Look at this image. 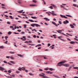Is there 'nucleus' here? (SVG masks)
I'll return each mask as SVG.
<instances>
[{
    "mask_svg": "<svg viewBox=\"0 0 78 78\" xmlns=\"http://www.w3.org/2000/svg\"><path fill=\"white\" fill-rule=\"evenodd\" d=\"M66 21H63V23L64 24H67V23H69V22L67 20H66Z\"/></svg>",
    "mask_w": 78,
    "mask_h": 78,
    "instance_id": "nucleus-5",
    "label": "nucleus"
},
{
    "mask_svg": "<svg viewBox=\"0 0 78 78\" xmlns=\"http://www.w3.org/2000/svg\"><path fill=\"white\" fill-rule=\"evenodd\" d=\"M65 16H67L68 17H72V16L68 15H66Z\"/></svg>",
    "mask_w": 78,
    "mask_h": 78,
    "instance_id": "nucleus-16",
    "label": "nucleus"
},
{
    "mask_svg": "<svg viewBox=\"0 0 78 78\" xmlns=\"http://www.w3.org/2000/svg\"><path fill=\"white\" fill-rule=\"evenodd\" d=\"M23 70H25V72H26V73L28 72V70L26 69H23Z\"/></svg>",
    "mask_w": 78,
    "mask_h": 78,
    "instance_id": "nucleus-46",
    "label": "nucleus"
},
{
    "mask_svg": "<svg viewBox=\"0 0 78 78\" xmlns=\"http://www.w3.org/2000/svg\"><path fill=\"white\" fill-rule=\"evenodd\" d=\"M13 33L15 34H19V33H17L16 32H14Z\"/></svg>",
    "mask_w": 78,
    "mask_h": 78,
    "instance_id": "nucleus-32",
    "label": "nucleus"
},
{
    "mask_svg": "<svg viewBox=\"0 0 78 78\" xmlns=\"http://www.w3.org/2000/svg\"><path fill=\"white\" fill-rule=\"evenodd\" d=\"M29 21H30V22H34L32 20H29Z\"/></svg>",
    "mask_w": 78,
    "mask_h": 78,
    "instance_id": "nucleus-21",
    "label": "nucleus"
},
{
    "mask_svg": "<svg viewBox=\"0 0 78 78\" xmlns=\"http://www.w3.org/2000/svg\"><path fill=\"white\" fill-rule=\"evenodd\" d=\"M17 31H18V32H21V30H17Z\"/></svg>",
    "mask_w": 78,
    "mask_h": 78,
    "instance_id": "nucleus-50",
    "label": "nucleus"
},
{
    "mask_svg": "<svg viewBox=\"0 0 78 78\" xmlns=\"http://www.w3.org/2000/svg\"><path fill=\"white\" fill-rule=\"evenodd\" d=\"M0 48H2V49H3V48H4V47L3 46H0Z\"/></svg>",
    "mask_w": 78,
    "mask_h": 78,
    "instance_id": "nucleus-24",
    "label": "nucleus"
},
{
    "mask_svg": "<svg viewBox=\"0 0 78 78\" xmlns=\"http://www.w3.org/2000/svg\"><path fill=\"white\" fill-rule=\"evenodd\" d=\"M54 76L55 77H56V78H60L59 77L57 76H56L55 75H54Z\"/></svg>",
    "mask_w": 78,
    "mask_h": 78,
    "instance_id": "nucleus-36",
    "label": "nucleus"
},
{
    "mask_svg": "<svg viewBox=\"0 0 78 78\" xmlns=\"http://www.w3.org/2000/svg\"><path fill=\"white\" fill-rule=\"evenodd\" d=\"M67 40H68V41H71V40H70V39L69 38H67Z\"/></svg>",
    "mask_w": 78,
    "mask_h": 78,
    "instance_id": "nucleus-49",
    "label": "nucleus"
},
{
    "mask_svg": "<svg viewBox=\"0 0 78 78\" xmlns=\"http://www.w3.org/2000/svg\"><path fill=\"white\" fill-rule=\"evenodd\" d=\"M31 17L32 18V19H34L37 18L35 16H31Z\"/></svg>",
    "mask_w": 78,
    "mask_h": 78,
    "instance_id": "nucleus-22",
    "label": "nucleus"
},
{
    "mask_svg": "<svg viewBox=\"0 0 78 78\" xmlns=\"http://www.w3.org/2000/svg\"><path fill=\"white\" fill-rule=\"evenodd\" d=\"M5 40H7L8 39L7 38H8V37L5 36Z\"/></svg>",
    "mask_w": 78,
    "mask_h": 78,
    "instance_id": "nucleus-35",
    "label": "nucleus"
},
{
    "mask_svg": "<svg viewBox=\"0 0 78 78\" xmlns=\"http://www.w3.org/2000/svg\"><path fill=\"white\" fill-rule=\"evenodd\" d=\"M30 6H37V5L35 4H32L30 5Z\"/></svg>",
    "mask_w": 78,
    "mask_h": 78,
    "instance_id": "nucleus-11",
    "label": "nucleus"
},
{
    "mask_svg": "<svg viewBox=\"0 0 78 78\" xmlns=\"http://www.w3.org/2000/svg\"><path fill=\"white\" fill-rule=\"evenodd\" d=\"M8 72L9 73H10L11 72V71L10 70H9L8 71Z\"/></svg>",
    "mask_w": 78,
    "mask_h": 78,
    "instance_id": "nucleus-56",
    "label": "nucleus"
},
{
    "mask_svg": "<svg viewBox=\"0 0 78 78\" xmlns=\"http://www.w3.org/2000/svg\"><path fill=\"white\" fill-rule=\"evenodd\" d=\"M49 69L50 70H51V71H52V70H54L53 69L51 68H49Z\"/></svg>",
    "mask_w": 78,
    "mask_h": 78,
    "instance_id": "nucleus-34",
    "label": "nucleus"
},
{
    "mask_svg": "<svg viewBox=\"0 0 78 78\" xmlns=\"http://www.w3.org/2000/svg\"><path fill=\"white\" fill-rule=\"evenodd\" d=\"M73 6H75V7H76V6H77V5L76 4H73Z\"/></svg>",
    "mask_w": 78,
    "mask_h": 78,
    "instance_id": "nucleus-33",
    "label": "nucleus"
},
{
    "mask_svg": "<svg viewBox=\"0 0 78 78\" xmlns=\"http://www.w3.org/2000/svg\"><path fill=\"white\" fill-rule=\"evenodd\" d=\"M29 75H30L31 76H34V74L30 73H29Z\"/></svg>",
    "mask_w": 78,
    "mask_h": 78,
    "instance_id": "nucleus-23",
    "label": "nucleus"
},
{
    "mask_svg": "<svg viewBox=\"0 0 78 78\" xmlns=\"http://www.w3.org/2000/svg\"><path fill=\"white\" fill-rule=\"evenodd\" d=\"M27 37H28V38H31V37H30V36H27Z\"/></svg>",
    "mask_w": 78,
    "mask_h": 78,
    "instance_id": "nucleus-57",
    "label": "nucleus"
},
{
    "mask_svg": "<svg viewBox=\"0 0 78 78\" xmlns=\"http://www.w3.org/2000/svg\"><path fill=\"white\" fill-rule=\"evenodd\" d=\"M44 19L46 20V21H50V19H48L47 18H44Z\"/></svg>",
    "mask_w": 78,
    "mask_h": 78,
    "instance_id": "nucleus-10",
    "label": "nucleus"
},
{
    "mask_svg": "<svg viewBox=\"0 0 78 78\" xmlns=\"http://www.w3.org/2000/svg\"><path fill=\"white\" fill-rule=\"evenodd\" d=\"M33 37H34V38H36V35H34L33 36Z\"/></svg>",
    "mask_w": 78,
    "mask_h": 78,
    "instance_id": "nucleus-54",
    "label": "nucleus"
},
{
    "mask_svg": "<svg viewBox=\"0 0 78 78\" xmlns=\"http://www.w3.org/2000/svg\"><path fill=\"white\" fill-rule=\"evenodd\" d=\"M18 3H19V4H22V2L20 1V0H18Z\"/></svg>",
    "mask_w": 78,
    "mask_h": 78,
    "instance_id": "nucleus-13",
    "label": "nucleus"
},
{
    "mask_svg": "<svg viewBox=\"0 0 78 78\" xmlns=\"http://www.w3.org/2000/svg\"><path fill=\"white\" fill-rule=\"evenodd\" d=\"M58 23L60 24H62V23H61V21H58Z\"/></svg>",
    "mask_w": 78,
    "mask_h": 78,
    "instance_id": "nucleus-41",
    "label": "nucleus"
},
{
    "mask_svg": "<svg viewBox=\"0 0 78 78\" xmlns=\"http://www.w3.org/2000/svg\"><path fill=\"white\" fill-rule=\"evenodd\" d=\"M74 40H76V41H78V39L76 38H74Z\"/></svg>",
    "mask_w": 78,
    "mask_h": 78,
    "instance_id": "nucleus-61",
    "label": "nucleus"
},
{
    "mask_svg": "<svg viewBox=\"0 0 78 78\" xmlns=\"http://www.w3.org/2000/svg\"><path fill=\"white\" fill-rule=\"evenodd\" d=\"M10 58L11 59H14V57H12V56H11L10 57Z\"/></svg>",
    "mask_w": 78,
    "mask_h": 78,
    "instance_id": "nucleus-31",
    "label": "nucleus"
},
{
    "mask_svg": "<svg viewBox=\"0 0 78 78\" xmlns=\"http://www.w3.org/2000/svg\"><path fill=\"white\" fill-rule=\"evenodd\" d=\"M74 78H78V77L77 76H75L74 77Z\"/></svg>",
    "mask_w": 78,
    "mask_h": 78,
    "instance_id": "nucleus-64",
    "label": "nucleus"
},
{
    "mask_svg": "<svg viewBox=\"0 0 78 78\" xmlns=\"http://www.w3.org/2000/svg\"><path fill=\"white\" fill-rule=\"evenodd\" d=\"M62 37L60 36V37H58V39H60V40H61V41H64V42H66V40H64L61 38Z\"/></svg>",
    "mask_w": 78,
    "mask_h": 78,
    "instance_id": "nucleus-4",
    "label": "nucleus"
},
{
    "mask_svg": "<svg viewBox=\"0 0 78 78\" xmlns=\"http://www.w3.org/2000/svg\"><path fill=\"white\" fill-rule=\"evenodd\" d=\"M73 69H78V67H73Z\"/></svg>",
    "mask_w": 78,
    "mask_h": 78,
    "instance_id": "nucleus-30",
    "label": "nucleus"
},
{
    "mask_svg": "<svg viewBox=\"0 0 78 78\" xmlns=\"http://www.w3.org/2000/svg\"><path fill=\"white\" fill-rule=\"evenodd\" d=\"M28 42H29V43H32V41H28Z\"/></svg>",
    "mask_w": 78,
    "mask_h": 78,
    "instance_id": "nucleus-60",
    "label": "nucleus"
},
{
    "mask_svg": "<svg viewBox=\"0 0 78 78\" xmlns=\"http://www.w3.org/2000/svg\"><path fill=\"white\" fill-rule=\"evenodd\" d=\"M45 25H48V24H47V23H44Z\"/></svg>",
    "mask_w": 78,
    "mask_h": 78,
    "instance_id": "nucleus-63",
    "label": "nucleus"
},
{
    "mask_svg": "<svg viewBox=\"0 0 78 78\" xmlns=\"http://www.w3.org/2000/svg\"><path fill=\"white\" fill-rule=\"evenodd\" d=\"M23 10H22L20 11H18V12H19L20 13H22V12H23Z\"/></svg>",
    "mask_w": 78,
    "mask_h": 78,
    "instance_id": "nucleus-27",
    "label": "nucleus"
},
{
    "mask_svg": "<svg viewBox=\"0 0 78 78\" xmlns=\"http://www.w3.org/2000/svg\"><path fill=\"white\" fill-rule=\"evenodd\" d=\"M66 62V61H61L58 63L57 66H64L65 67H69L70 65H69V64L66 63L65 64H64V63H65Z\"/></svg>",
    "mask_w": 78,
    "mask_h": 78,
    "instance_id": "nucleus-1",
    "label": "nucleus"
},
{
    "mask_svg": "<svg viewBox=\"0 0 78 78\" xmlns=\"http://www.w3.org/2000/svg\"><path fill=\"white\" fill-rule=\"evenodd\" d=\"M49 12L50 13H51V14H52V16H57V14L54 13H52L50 12Z\"/></svg>",
    "mask_w": 78,
    "mask_h": 78,
    "instance_id": "nucleus-7",
    "label": "nucleus"
},
{
    "mask_svg": "<svg viewBox=\"0 0 78 78\" xmlns=\"http://www.w3.org/2000/svg\"><path fill=\"white\" fill-rule=\"evenodd\" d=\"M0 70L2 71L5 70V68H4L3 67H0Z\"/></svg>",
    "mask_w": 78,
    "mask_h": 78,
    "instance_id": "nucleus-8",
    "label": "nucleus"
},
{
    "mask_svg": "<svg viewBox=\"0 0 78 78\" xmlns=\"http://www.w3.org/2000/svg\"><path fill=\"white\" fill-rule=\"evenodd\" d=\"M32 2H33L34 3H36V2H37L36 1H35V0H33L32 1Z\"/></svg>",
    "mask_w": 78,
    "mask_h": 78,
    "instance_id": "nucleus-45",
    "label": "nucleus"
},
{
    "mask_svg": "<svg viewBox=\"0 0 78 78\" xmlns=\"http://www.w3.org/2000/svg\"><path fill=\"white\" fill-rule=\"evenodd\" d=\"M3 62L4 63H5L6 64H7V62H6V61H4Z\"/></svg>",
    "mask_w": 78,
    "mask_h": 78,
    "instance_id": "nucleus-53",
    "label": "nucleus"
},
{
    "mask_svg": "<svg viewBox=\"0 0 78 78\" xmlns=\"http://www.w3.org/2000/svg\"><path fill=\"white\" fill-rule=\"evenodd\" d=\"M60 16L61 17H62V18H64V16H65L62 15H60Z\"/></svg>",
    "mask_w": 78,
    "mask_h": 78,
    "instance_id": "nucleus-26",
    "label": "nucleus"
},
{
    "mask_svg": "<svg viewBox=\"0 0 78 78\" xmlns=\"http://www.w3.org/2000/svg\"><path fill=\"white\" fill-rule=\"evenodd\" d=\"M24 28H27V25H24Z\"/></svg>",
    "mask_w": 78,
    "mask_h": 78,
    "instance_id": "nucleus-42",
    "label": "nucleus"
},
{
    "mask_svg": "<svg viewBox=\"0 0 78 78\" xmlns=\"http://www.w3.org/2000/svg\"><path fill=\"white\" fill-rule=\"evenodd\" d=\"M52 24H53V25H55V27H58V25H57V24H56V23H55V22H52Z\"/></svg>",
    "mask_w": 78,
    "mask_h": 78,
    "instance_id": "nucleus-6",
    "label": "nucleus"
},
{
    "mask_svg": "<svg viewBox=\"0 0 78 78\" xmlns=\"http://www.w3.org/2000/svg\"><path fill=\"white\" fill-rule=\"evenodd\" d=\"M16 72L17 73H20V72L18 71H16Z\"/></svg>",
    "mask_w": 78,
    "mask_h": 78,
    "instance_id": "nucleus-37",
    "label": "nucleus"
},
{
    "mask_svg": "<svg viewBox=\"0 0 78 78\" xmlns=\"http://www.w3.org/2000/svg\"><path fill=\"white\" fill-rule=\"evenodd\" d=\"M39 76H41V77H42V78H50L49 77L47 76L46 75H44L41 74H39Z\"/></svg>",
    "mask_w": 78,
    "mask_h": 78,
    "instance_id": "nucleus-3",
    "label": "nucleus"
},
{
    "mask_svg": "<svg viewBox=\"0 0 78 78\" xmlns=\"http://www.w3.org/2000/svg\"><path fill=\"white\" fill-rule=\"evenodd\" d=\"M9 17H10V18H11V19H13V18H12V16H9Z\"/></svg>",
    "mask_w": 78,
    "mask_h": 78,
    "instance_id": "nucleus-43",
    "label": "nucleus"
},
{
    "mask_svg": "<svg viewBox=\"0 0 78 78\" xmlns=\"http://www.w3.org/2000/svg\"><path fill=\"white\" fill-rule=\"evenodd\" d=\"M11 31H9L8 33V34H11Z\"/></svg>",
    "mask_w": 78,
    "mask_h": 78,
    "instance_id": "nucleus-39",
    "label": "nucleus"
},
{
    "mask_svg": "<svg viewBox=\"0 0 78 78\" xmlns=\"http://www.w3.org/2000/svg\"><path fill=\"white\" fill-rule=\"evenodd\" d=\"M60 7L61 8H63V9H66V8L64 7V6H63L62 5H60Z\"/></svg>",
    "mask_w": 78,
    "mask_h": 78,
    "instance_id": "nucleus-14",
    "label": "nucleus"
},
{
    "mask_svg": "<svg viewBox=\"0 0 78 78\" xmlns=\"http://www.w3.org/2000/svg\"><path fill=\"white\" fill-rule=\"evenodd\" d=\"M7 24H8L9 25H10V22H7Z\"/></svg>",
    "mask_w": 78,
    "mask_h": 78,
    "instance_id": "nucleus-47",
    "label": "nucleus"
},
{
    "mask_svg": "<svg viewBox=\"0 0 78 78\" xmlns=\"http://www.w3.org/2000/svg\"><path fill=\"white\" fill-rule=\"evenodd\" d=\"M2 6H5V4H2Z\"/></svg>",
    "mask_w": 78,
    "mask_h": 78,
    "instance_id": "nucleus-62",
    "label": "nucleus"
},
{
    "mask_svg": "<svg viewBox=\"0 0 78 78\" xmlns=\"http://www.w3.org/2000/svg\"><path fill=\"white\" fill-rule=\"evenodd\" d=\"M51 5L53 7H54V8H56V6L54 4H51Z\"/></svg>",
    "mask_w": 78,
    "mask_h": 78,
    "instance_id": "nucleus-20",
    "label": "nucleus"
},
{
    "mask_svg": "<svg viewBox=\"0 0 78 78\" xmlns=\"http://www.w3.org/2000/svg\"><path fill=\"white\" fill-rule=\"evenodd\" d=\"M31 26L33 27H34L35 26L36 27H41V25L37 24H31Z\"/></svg>",
    "mask_w": 78,
    "mask_h": 78,
    "instance_id": "nucleus-2",
    "label": "nucleus"
},
{
    "mask_svg": "<svg viewBox=\"0 0 78 78\" xmlns=\"http://www.w3.org/2000/svg\"><path fill=\"white\" fill-rule=\"evenodd\" d=\"M10 62L12 63V64H16V63H15V62H14L12 61H10Z\"/></svg>",
    "mask_w": 78,
    "mask_h": 78,
    "instance_id": "nucleus-17",
    "label": "nucleus"
},
{
    "mask_svg": "<svg viewBox=\"0 0 78 78\" xmlns=\"http://www.w3.org/2000/svg\"><path fill=\"white\" fill-rule=\"evenodd\" d=\"M42 1H43V2L44 5H46V3L45 2V1H44V0H42Z\"/></svg>",
    "mask_w": 78,
    "mask_h": 78,
    "instance_id": "nucleus-29",
    "label": "nucleus"
},
{
    "mask_svg": "<svg viewBox=\"0 0 78 78\" xmlns=\"http://www.w3.org/2000/svg\"><path fill=\"white\" fill-rule=\"evenodd\" d=\"M49 8H50V9H52L53 7H52V6H51L50 7H49Z\"/></svg>",
    "mask_w": 78,
    "mask_h": 78,
    "instance_id": "nucleus-40",
    "label": "nucleus"
},
{
    "mask_svg": "<svg viewBox=\"0 0 78 78\" xmlns=\"http://www.w3.org/2000/svg\"><path fill=\"white\" fill-rule=\"evenodd\" d=\"M41 44H39L37 45L35 47H40V46H41Z\"/></svg>",
    "mask_w": 78,
    "mask_h": 78,
    "instance_id": "nucleus-18",
    "label": "nucleus"
},
{
    "mask_svg": "<svg viewBox=\"0 0 78 78\" xmlns=\"http://www.w3.org/2000/svg\"><path fill=\"white\" fill-rule=\"evenodd\" d=\"M22 16H27L26 15H25V14H22Z\"/></svg>",
    "mask_w": 78,
    "mask_h": 78,
    "instance_id": "nucleus-55",
    "label": "nucleus"
},
{
    "mask_svg": "<svg viewBox=\"0 0 78 78\" xmlns=\"http://www.w3.org/2000/svg\"><path fill=\"white\" fill-rule=\"evenodd\" d=\"M5 44H8V41H6V42H4Z\"/></svg>",
    "mask_w": 78,
    "mask_h": 78,
    "instance_id": "nucleus-52",
    "label": "nucleus"
},
{
    "mask_svg": "<svg viewBox=\"0 0 78 78\" xmlns=\"http://www.w3.org/2000/svg\"><path fill=\"white\" fill-rule=\"evenodd\" d=\"M51 45V44L50 43H48V47H49V46H50V45Z\"/></svg>",
    "mask_w": 78,
    "mask_h": 78,
    "instance_id": "nucleus-48",
    "label": "nucleus"
},
{
    "mask_svg": "<svg viewBox=\"0 0 78 78\" xmlns=\"http://www.w3.org/2000/svg\"><path fill=\"white\" fill-rule=\"evenodd\" d=\"M17 55L20 57H23V55H22L20 54H17Z\"/></svg>",
    "mask_w": 78,
    "mask_h": 78,
    "instance_id": "nucleus-19",
    "label": "nucleus"
},
{
    "mask_svg": "<svg viewBox=\"0 0 78 78\" xmlns=\"http://www.w3.org/2000/svg\"><path fill=\"white\" fill-rule=\"evenodd\" d=\"M10 53H11V54H14L15 53V52H12L11 51H9Z\"/></svg>",
    "mask_w": 78,
    "mask_h": 78,
    "instance_id": "nucleus-15",
    "label": "nucleus"
},
{
    "mask_svg": "<svg viewBox=\"0 0 78 78\" xmlns=\"http://www.w3.org/2000/svg\"><path fill=\"white\" fill-rule=\"evenodd\" d=\"M73 25H74V26H76V24L75 23H73Z\"/></svg>",
    "mask_w": 78,
    "mask_h": 78,
    "instance_id": "nucleus-58",
    "label": "nucleus"
},
{
    "mask_svg": "<svg viewBox=\"0 0 78 78\" xmlns=\"http://www.w3.org/2000/svg\"><path fill=\"white\" fill-rule=\"evenodd\" d=\"M70 26L71 28H75V27L72 25L70 24Z\"/></svg>",
    "mask_w": 78,
    "mask_h": 78,
    "instance_id": "nucleus-12",
    "label": "nucleus"
},
{
    "mask_svg": "<svg viewBox=\"0 0 78 78\" xmlns=\"http://www.w3.org/2000/svg\"><path fill=\"white\" fill-rule=\"evenodd\" d=\"M39 71H40V72H42V71H43V70H42L41 69H39Z\"/></svg>",
    "mask_w": 78,
    "mask_h": 78,
    "instance_id": "nucleus-44",
    "label": "nucleus"
},
{
    "mask_svg": "<svg viewBox=\"0 0 78 78\" xmlns=\"http://www.w3.org/2000/svg\"><path fill=\"white\" fill-rule=\"evenodd\" d=\"M66 34H67V35H68V36H72V35L68 33H66Z\"/></svg>",
    "mask_w": 78,
    "mask_h": 78,
    "instance_id": "nucleus-25",
    "label": "nucleus"
},
{
    "mask_svg": "<svg viewBox=\"0 0 78 78\" xmlns=\"http://www.w3.org/2000/svg\"><path fill=\"white\" fill-rule=\"evenodd\" d=\"M70 44H75V41H71L70 42Z\"/></svg>",
    "mask_w": 78,
    "mask_h": 78,
    "instance_id": "nucleus-9",
    "label": "nucleus"
},
{
    "mask_svg": "<svg viewBox=\"0 0 78 78\" xmlns=\"http://www.w3.org/2000/svg\"><path fill=\"white\" fill-rule=\"evenodd\" d=\"M8 64H9V65H10V66H12V64H11V63H10L8 62Z\"/></svg>",
    "mask_w": 78,
    "mask_h": 78,
    "instance_id": "nucleus-51",
    "label": "nucleus"
},
{
    "mask_svg": "<svg viewBox=\"0 0 78 78\" xmlns=\"http://www.w3.org/2000/svg\"><path fill=\"white\" fill-rule=\"evenodd\" d=\"M49 74H52V73H53V72H51L50 71H49Z\"/></svg>",
    "mask_w": 78,
    "mask_h": 78,
    "instance_id": "nucleus-38",
    "label": "nucleus"
},
{
    "mask_svg": "<svg viewBox=\"0 0 78 78\" xmlns=\"http://www.w3.org/2000/svg\"><path fill=\"white\" fill-rule=\"evenodd\" d=\"M64 18H65V19H68L67 18V16H64Z\"/></svg>",
    "mask_w": 78,
    "mask_h": 78,
    "instance_id": "nucleus-59",
    "label": "nucleus"
},
{
    "mask_svg": "<svg viewBox=\"0 0 78 78\" xmlns=\"http://www.w3.org/2000/svg\"><path fill=\"white\" fill-rule=\"evenodd\" d=\"M20 34H25V32H21L20 33Z\"/></svg>",
    "mask_w": 78,
    "mask_h": 78,
    "instance_id": "nucleus-28",
    "label": "nucleus"
}]
</instances>
